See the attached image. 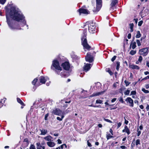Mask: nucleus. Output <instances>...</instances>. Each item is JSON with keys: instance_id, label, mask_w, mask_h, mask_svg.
Returning <instances> with one entry per match:
<instances>
[{"instance_id": "nucleus-1", "label": "nucleus", "mask_w": 149, "mask_h": 149, "mask_svg": "<svg viewBox=\"0 0 149 149\" xmlns=\"http://www.w3.org/2000/svg\"><path fill=\"white\" fill-rule=\"evenodd\" d=\"M10 15L11 17L13 19L17 21L23 20V23L24 25L26 24V21L24 20V17L22 13L19 11L18 9L14 8H11L10 12Z\"/></svg>"}, {"instance_id": "nucleus-2", "label": "nucleus", "mask_w": 149, "mask_h": 149, "mask_svg": "<svg viewBox=\"0 0 149 149\" xmlns=\"http://www.w3.org/2000/svg\"><path fill=\"white\" fill-rule=\"evenodd\" d=\"M51 68L54 70L58 74H59L60 71L62 70V68L59 65V62L56 60H54L53 61Z\"/></svg>"}, {"instance_id": "nucleus-3", "label": "nucleus", "mask_w": 149, "mask_h": 149, "mask_svg": "<svg viewBox=\"0 0 149 149\" xmlns=\"http://www.w3.org/2000/svg\"><path fill=\"white\" fill-rule=\"evenodd\" d=\"M84 36L81 38L82 40V44L84 48L88 49L90 48L91 47L87 43L86 39V31L84 30L83 32Z\"/></svg>"}, {"instance_id": "nucleus-4", "label": "nucleus", "mask_w": 149, "mask_h": 149, "mask_svg": "<svg viewBox=\"0 0 149 149\" xmlns=\"http://www.w3.org/2000/svg\"><path fill=\"white\" fill-rule=\"evenodd\" d=\"M148 53V49L147 48H144L140 49L139 52V54L143 56H146Z\"/></svg>"}, {"instance_id": "nucleus-5", "label": "nucleus", "mask_w": 149, "mask_h": 149, "mask_svg": "<svg viewBox=\"0 0 149 149\" xmlns=\"http://www.w3.org/2000/svg\"><path fill=\"white\" fill-rule=\"evenodd\" d=\"M96 10H93L94 12L98 11L101 8L102 5V0H96Z\"/></svg>"}, {"instance_id": "nucleus-6", "label": "nucleus", "mask_w": 149, "mask_h": 149, "mask_svg": "<svg viewBox=\"0 0 149 149\" xmlns=\"http://www.w3.org/2000/svg\"><path fill=\"white\" fill-rule=\"evenodd\" d=\"M88 30L89 32L92 33H94L95 31V26L93 23L88 24Z\"/></svg>"}, {"instance_id": "nucleus-7", "label": "nucleus", "mask_w": 149, "mask_h": 149, "mask_svg": "<svg viewBox=\"0 0 149 149\" xmlns=\"http://www.w3.org/2000/svg\"><path fill=\"white\" fill-rule=\"evenodd\" d=\"M85 59L86 61L90 63H91L93 61V57L91 55L90 53H88L85 57Z\"/></svg>"}, {"instance_id": "nucleus-8", "label": "nucleus", "mask_w": 149, "mask_h": 149, "mask_svg": "<svg viewBox=\"0 0 149 149\" xmlns=\"http://www.w3.org/2000/svg\"><path fill=\"white\" fill-rule=\"evenodd\" d=\"M52 112L54 114L58 116H60L61 115L63 114V113L62 112V111L58 108L54 109Z\"/></svg>"}, {"instance_id": "nucleus-9", "label": "nucleus", "mask_w": 149, "mask_h": 149, "mask_svg": "<svg viewBox=\"0 0 149 149\" xmlns=\"http://www.w3.org/2000/svg\"><path fill=\"white\" fill-rule=\"evenodd\" d=\"M62 66L63 67V69L66 70H69L70 67L69 63L68 62H65L63 63Z\"/></svg>"}, {"instance_id": "nucleus-10", "label": "nucleus", "mask_w": 149, "mask_h": 149, "mask_svg": "<svg viewBox=\"0 0 149 149\" xmlns=\"http://www.w3.org/2000/svg\"><path fill=\"white\" fill-rule=\"evenodd\" d=\"M127 103L128 104L129 106L133 107H134V102L133 100L130 97H127L125 100Z\"/></svg>"}, {"instance_id": "nucleus-11", "label": "nucleus", "mask_w": 149, "mask_h": 149, "mask_svg": "<svg viewBox=\"0 0 149 149\" xmlns=\"http://www.w3.org/2000/svg\"><path fill=\"white\" fill-rule=\"evenodd\" d=\"M39 79L40 83L44 84L45 83L47 80L49 79V78L47 77H44L41 76L39 77Z\"/></svg>"}, {"instance_id": "nucleus-12", "label": "nucleus", "mask_w": 149, "mask_h": 149, "mask_svg": "<svg viewBox=\"0 0 149 149\" xmlns=\"http://www.w3.org/2000/svg\"><path fill=\"white\" fill-rule=\"evenodd\" d=\"M78 10L79 13L80 15H81V13L88 14L89 12L87 10L83 8H79Z\"/></svg>"}, {"instance_id": "nucleus-13", "label": "nucleus", "mask_w": 149, "mask_h": 149, "mask_svg": "<svg viewBox=\"0 0 149 149\" xmlns=\"http://www.w3.org/2000/svg\"><path fill=\"white\" fill-rule=\"evenodd\" d=\"M84 64L85 65L84 67V69L86 72H87L90 69L92 65L90 63L86 64L85 63Z\"/></svg>"}, {"instance_id": "nucleus-14", "label": "nucleus", "mask_w": 149, "mask_h": 149, "mask_svg": "<svg viewBox=\"0 0 149 149\" xmlns=\"http://www.w3.org/2000/svg\"><path fill=\"white\" fill-rule=\"evenodd\" d=\"M6 17L7 23L8 24L10 28H11V29H16V28H15V27L12 26H11L10 21L9 20L8 17V15H7V14H6Z\"/></svg>"}, {"instance_id": "nucleus-15", "label": "nucleus", "mask_w": 149, "mask_h": 149, "mask_svg": "<svg viewBox=\"0 0 149 149\" xmlns=\"http://www.w3.org/2000/svg\"><path fill=\"white\" fill-rule=\"evenodd\" d=\"M46 144L49 147H54L56 145L55 143L54 142L52 141H47V142Z\"/></svg>"}, {"instance_id": "nucleus-16", "label": "nucleus", "mask_w": 149, "mask_h": 149, "mask_svg": "<svg viewBox=\"0 0 149 149\" xmlns=\"http://www.w3.org/2000/svg\"><path fill=\"white\" fill-rule=\"evenodd\" d=\"M36 145L37 149H45V146H42L40 143H37Z\"/></svg>"}, {"instance_id": "nucleus-17", "label": "nucleus", "mask_w": 149, "mask_h": 149, "mask_svg": "<svg viewBox=\"0 0 149 149\" xmlns=\"http://www.w3.org/2000/svg\"><path fill=\"white\" fill-rule=\"evenodd\" d=\"M129 68L133 69L139 70V67L138 66L134 64L129 65Z\"/></svg>"}, {"instance_id": "nucleus-18", "label": "nucleus", "mask_w": 149, "mask_h": 149, "mask_svg": "<svg viewBox=\"0 0 149 149\" xmlns=\"http://www.w3.org/2000/svg\"><path fill=\"white\" fill-rule=\"evenodd\" d=\"M52 137L50 135H48L44 138V139L47 141H51Z\"/></svg>"}, {"instance_id": "nucleus-19", "label": "nucleus", "mask_w": 149, "mask_h": 149, "mask_svg": "<svg viewBox=\"0 0 149 149\" xmlns=\"http://www.w3.org/2000/svg\"><path fill=\"white\" fill-rule=\"evenodd\" d=\"M104 93V92H100L97 93H94L92 94L91 95V97L97 96L100 95H102Z\"/></svg>"}, {"instance_id": "nucleus-20", "label": "nucleus", "mask_w": 149, "mask_h": 149, "mask_svg": "<svg viewBox=\"0 0 149 149\" xmlns=\"http://www.w3.org/2000/svg\"><path fill=\"white\" fill-rule=\"evenodd\" d=\"M136 47L135 42L132 41L130 45V47H131L133 49H134Z\"/></svg>"}, {"instance_id": "nucleus-21", "label": "nucleus", "mask_w": 149, "mask_h": 149, "mask_svg": "<svg viewBox=\"0 0 149 149\" xmlns=\"http://www.w3.org/2000/svg\"><path fill=\"white\" fill-rule=\"evenodd\" d=\"M40 131L41 132L40 133L41 135H45L47 133V130L43 129L42 130H40Z\"/></svg>"}, {"instance_id": "nucleus-22", "label": "nucleus", "mask_w": 149, "mask_h": 149, "mask_svg": "<svg viewBox=\"0 0 149 149\" xmlns=\"http://www.w3.org/2000/svg\"><path fill=\"white\" fill-rule=\"evenodd\" d=\"M118 2V0H112L111 6V7L114 6L116 3Z\"/></svg>"}, {"instance_id": "nucleus-23", "label": "nucleus", "mask_w": 149, "mask_h": 149, "mask_svg": "<svg viewBox=\"0 0 149 149\" xmlns=\"http://www.w3.org/2000/svg\"><path fill=\"white\" fill-rule=\"evenodd\" d=\"M125 132H126L128 135H129L130 133V132L129 129L128 127L127 126H125Z\"/></svg>"}, {"instance_id": "nucleus-24", "label": "nucleus", "mask_w": 149, "mask_h": 149, "mask_svg": "<svg viewBox=\"0 0 149 149\" xmlns=\"http://www.w3.org/2000/svg\"><path fill=\"white\" fill-rule=\"evenodd\" d=\"M17 101L18 103H20L22 105H25L23 102L19 98H17Z\"/></svg>"}, {"instance_id": "nucleus-25", "label": "nucleus", "mask_w": 149, "mask_h": 149, "mask_svg": "<svg viewBox=\"0 0 149 149\" xmlns=\"http://www.w3.org/2000/svg\"><path fill=\"white\" fill-rule=\"evenodd\" d=\"M116 69L117 71H118L119 70V68L120 67V63L119 61H117L116 63Z\"/></svg>"}, {"instance_id": "nucleus-26", "label": "nucleus", "mask_w": 149, "mask_h": 149, "mask_svg": "<svg viewBox=\"0 0 149 149\" xmlns=\"http://www.w3.org/2000/svg\"><path fill=\"white\" fill-rule=\"evenodd\" d=\"M141 36V34L140 33V31H138L136 32V37L137 38H139Z\"/></svg>"}, {"instance_id": "nucleus-27", "label": "nucleus", "mask_w": 149, "mask_h": 149, "mask_svg": "<svg viewBox=\"0 0 149 149\" xmlns=\"http://www.w3.org/2000/svg\"><path fill=\"white\" fill-rule=\"evenodd\" d=\"M113 137V136L110 135L109 134H106V138L107 140Z\"/></svg>"}, {"instance_id": "nucleus-28", "label": "nucleus", "mask_w": 149, "mask_h": 149, "mask_svg": "<svg viewBox=\"0 0 149 149\" xmlns=\"http://www.w3.org/2000/svg\"><path fill=\"white\" fill-rule=\"evenodd\" d=\"M136 53V51L132 50L130 51V54L131 55H133L135 54Z\"/></svg>"}, {"instance_id": "nucleus-29", "label": "nucleus", "mask_w": 149, "mask_h": 149, "mask_svg": "<svg viewBox=\"0 0 149 149\" xmlns=\"http://www.w3.org/2000/svg\"><path fill=\"white\" fill-rule=\"evenodd\" d=\"M64 116L63 115H62L61 116V118H60L59 117H57L56 118V119L57 120H59V121H61L62 120V119L64 118Z\"/></svg>"}, {"instance_id": "nucleus-30", "label": "nucleus", "mask_w": 149, "mask_h": 149, "mask_svg": "<svg viewBox=\"0 0 149 149\" xmlns=\"http://www.w3.org/2000/svg\"><path fill=\"white\" fill-rule=\"evenodd\" d=\"M142 91L145 93H149V91L148 90H146L144 88H142Z\"/></svg>"}, {"instance_id": "nucleus-31", "label": "nucleus", "mask_w": 149, "mask_h": 149, "mask_svg": "<svg viewBox=\"0 0 149 149\" xmlns=\"http://www.w3.org/2000/svg\"><path fill=\"white\" fill-rule=\"evenodd\" d=\"M29 149H36V148L33 144H31L29 147Z\"/></svg>"}, {"instance_id": "nucleus-32", "label": "nucleus", "mask_w": 149, "mask_h": 149, "mask_svg": "<svg viewBox=\"0 0 149 149\" xmlns=\"http://www.w3.org/2000/svg\"><path fill=\"white\" fill-rule=\"evenodd\" d=\"M102 102V101L100 100H97L96 101V104H101Z\"/></svg>"}, {"instance_id": "nucleus-33", "label": "nucleus", "mask_w": 149, "mask_h": 149, "mask_svg": "<svg viewBox=\"0 0 149 149\" xmlns=\"http://www.w3.org/2000/svg\"><path fill=\"white\" fill-rule=\"evenodd\" d=\"M38 80V79L37 78H36L34 79L33 81L32 82V84H33L34 85L37 82Z\"/></svg>"}, {"instance_id": "nucleus-34", "label": "nucleus", "mask_w": 149, "mask_h": 149, "mask_svg": "<svg viewBox=\"0 0 149 149\" xmlns=\"http://www.w3.org/2000/svg\"><path fill=\"white\" fill-rule=\"evenodd\" d=\"M130 28L131 29V31H133V28L134 26V24H130Z\"/></svg>"}, {"instance_id": "nucleus-35", "label": "nucleus", "mask_w": 149, "mask_h": 149, "mask_svg": "<svg viewBox=\"0 0 149 149\" xmlns=\"http://www.w3.org/2000/svg\"><path fill=\"white\" fill-rule=\"evenodd\" d=\"M136 42L138 46H139L141 45V43L140 41L139 40H136Z\"/></svg>"}, {"instance_id": "nucleus-36", "label": "nucleus", "mask_w": 149, "mask_h": 149, "mask_svg": "<svg viewBox=\"0 0 149 149\" xmlns=\"http://www.w3.org/2000/svg\"><path fill=\"white\" fill-rule=\"evenodd\" d=\"M124 82L126 86H128L129 85V84H130V82L126 80H125Z\"/></svg>"}, {"instance_id": "nucleus-37", "label": "nucleus", "mask_w": 149, "mask_h": 149, "mask_svg": "<svg viewBox=\"0 0 149 149\" xmlns=\"http://www.w3.org/2000/svg\"><path fill=\"white\" fill-rule=\"evenodd\" d=\"M142 59H143V58H142V56H140L139 57V58L138 59V60L139 62L140 63H141L142 60Z\"/></svg>"}, {"instance_id": "nucleus-38", "label": "nucleus", "mask_w": 149, "mask_h": 149, "mask_svg": "<svg viewBox=\"0 0 149 149\" xmlns=\"http://www.w3.org/2000/svg\"><path fill=\"white\" fill-rule=\"evenodd\" d=\"M140 144V141L139 139H137L136 141V145L137 146L138 144Z\"/></svg>"}, {"instance_id": "nucleus-39", "label": "nucleus", "mask_w": 149, "mask_h": 149, "mask_svg": "<svg viewBox=\"0 0 149 149\" xmlns=\"http://www.w3.org/2000/svg\"><path fill=\"white\" fill-rule=\"evenodd\" d=\"M104 121H105L106 122H109V123H112V122L110 120H109L108 119H106V118H104Z\"/></svg>"}, {"instance_id": "nucleus-40", "label": "nucleus", "mask_w": 149, "mask_h": 149, "mask_svg": "<svg viewBox=\"0 0 149 149\" xmlns=\"http://www.w3.org/2000/svg\"><path fill=\"white\" fill-rule=\"evenodd\" d=\"M130 91L127 90L125 92L124 94L125 95H128L130 93Z\"/></svg>"}, {"instance_id": "nucleus-41", "label": "nucleus", "mask_w": 149, "mask_h": 149, "mask_svg": "<svg viewBox=\"0 0 149 149\" xmlns=\"http://www.w3.org/2000/svg\"><path fill=\"white\" fill-rule=\"evenodd\" d=\"M64 147H65V148H67V146L65 144H63V145H61L60 147V148L63 149Z\"/></svg>"}, {"instance_id": "nucleus-42", "label": "nucleus", "mask_w": 149, "mask_h": 149, "mask_svg": "<svg viewBox=\"0 0 149 149\" xmlns=\"http://www.w3.org/2000/svg\"><path fill=\"white\" fill-rule=\"evenodd\" d=\"M6 0H0V2L2 4H3L6 2Z\"/></svg>"}, {"instance_id": "nucleus-43", "label": "nucleus", "mask_w": 149, "mask_h": 149, "mask_svg": "<svg viewBox=\"0 0 149 149\" xmlns=\"http://www.w3.org/2000/svg\"><path fill=\"white\" fill-rule=\"evenodd\" d=\"M119 101L121 102L122 103H123L124 102L122 97H120L119 99Z\"/></svg>"}, {"instance_id": "nucleus-44", "label": "nucleus", "mask_w": 149, "mask_h": 149, "mask_svg": "<svg viewBox=\"0 0 149 149\" xmlns=\"http://www.w3.org/2000/svg\"><path fill=\"white\" fill-rule=\"evenodd\" d=\"M116 57V56H114L111 59V61L112 62H113L115 59Z\"/></svg>"}, {"instance_id": "nucleus-45", "label": "nucleus", "mask_w": 149, "mask_h": 149, "mask_svg": "<svg viewBox=\"0 0 149 149\" xmlns=\"http://www.w3.org/2000/svg\"><path fill=\"white\" fill-rule=\"evenodd\" d=\"M60 75L62 77H65L66 76V75L64 72H61Z\"/></svg>"}, {"instance_id": "nucleus-46", "label": "nucleus", "mask_w": 149, "mask_h": 149, "mask_svg": "<svg viewBox=\"0 0 149 149\" xmlns=\"http://www.w3.org/2000/svg\"><path fill=\"white\" fill-rule=\"evenodd\" d=\"M143 21L142 20L139 21L138 23V26H141L142 25V24L143 23Z\"/></svg>"}, {"instance_id": "nucleus-47", "label": "nucleus", "mask_w": 149, "mask_h": 149, "mask_svg": "<svg viewBox=\"0 0 149 149\" xmlns=\"http://www.w3.org/2000/svg\"><path fill=\"white\" fill-rule=\"evenodd\" d=\"M122 123L121 122H119L117 124V128H118L121 125Z\"/></svg>"}, {"instance_id": "nucleus-48", "label": "nucleus", "mask_w": 149, "mask_h": 149, "mask_svg": "<svg viewBox=\"0 0 149 149\" xmlns=\"http://www.w3.org/2000/svg\"><path fill=\"white\" fill-rule=\"evenodd\" d=\"M3 100L2 99L0 101V108L3 106V103H2Z\"/></svg>"}, {"instance_id": "nucleus-49", "label": "nucleus", "mask_w": 149, "mask_h": 149, "mask_svg": "<svg viewBox=\"0 0 149 149\" xmlns=\"http://www.w3.org/2000/svg\"><path fill=\"white\" fill-rule=\"evenodd\" d=\"M131 95H135L136 93V92L135 91H132L131 92Z\"/></svg>"}, {"instance_id": "nucleus-50", "label": "nucleus", "mask_w": 149, "mask_h": 149, "mask_svg": "<svg viewBox=\"0 0 149 149\" xmlns=\"http://www.w3.org/2000/svg\"><path fill=\"white\" fill-rule=\"evenodd\" d=\"M48 116H49V114L48 113L45 114V120H47V118L48 117Z\"/></svg>"}, {"instance_id": "nucleus-51", "label": "nucleus", "mask_w": 149, "mask_h": 149, "mask_svg": "<svg viewBox=\"0 0 149 149\" xmlns=\"http://www.w3.org/2000/svg\"><path fill=\"white\" fill-rule=\"evenodd\" d=\"M120 148L122 149H126L127 148V147L124 146H121Z\"/></svg>"}, {"instance_id": "nucleus-52", "label": "nucleus", "mask_w": 149, "mask_h": 149, "mask_svg": "<svg viewBox=\"0 0 149 149\" xmlns=\"http://www.w3.org/2000/svg\"><path fill=\"white\" fill-rule=\"evenodd\" d=\"M145 87L146 89H149V84H146L145 85Z\"/></svg>"}, {"instance_id": "nucleus-53", "label": "nucleus", "mask_w": 149, "mask_h": 149, "mask_svg": "<svg viewBox=\"0 0 149 149\" xmlns=\"http://www.w3.org/2000/svg\"><path fill=\"white\" fill-rule=\"evenodd\" d=\"M87 142L88 145V146L91 147L92 146L91 144L89 142V141H88Z\"/></svg>"}, {"instance_id": "nucleus-54", "label": "nucleus", "mask_w": 149, "mask_h": 149, "mask_svg": "<svg viewBox=\"0 0 149 149\" xmlns=\"http://www.w3.org/2000/svg\"><path fill=\"white\" fill-rule=\"evenodd\" d=\"M138 130H139V129H138V131H137L138 133H137V136H139L140 135V134H141V131H139Z\"/></svg>"}, {"instance_id": "nucleus-55", "label": "nucleus", "mask_w": 149, "mask_h": 149, "mask_svg": "<svg viewBox=\"0 0 149 149\" xmlns=\"http://www.w3.org/2000/svg\"><path fill=\"white\" fill-rule=\"evenodd\" d=\"M107 72L111 75L113 74V73H112V72L110 70H108L107 71Z\"/></svg>"}, {"instance_id": "nucleus-56", "label": "nucleus", "mask_w": 149, "mask_h": 149, "mask_svg": "<svg viewBox=\"0 0 149 149\" xmlns=\"http://www.w3.org/2000/svg\"><path fill=\"white\" fill-rule=\"evenodd\" d=\"M116 99H117L116 98H113L111 100V102L113 103V102H114L116 100Z\"/></svg>"}, {"instance_id": "nucleus-57", "label": "nucleus", "mask_w": 149, "mask_h": 149, "mask_svg": "<svg viewBox=\"0 0 149 149\" xmlns=\"http://www.w3.org/2000/svg\"><path fill=\"white\" fill-rule=\"evenodd\" d=\"M131 35L130 33H129L127 36V38L129 39H130L131 38Z\"/></svg>"}, {"instance_id": "nucleus-58", "label": "nucleus", "mask_w": 149, "mask_h": 149, "mask_svg": "<svg viewBox=\"0 0 149 149\" xmlns=\"http://www.w3.org/2000/svg\"><path fill=\"white\" fill-rule=\"evenodd\" d=\"M149 79V76H148L146 77L143 78V80H146V79Z\"/></svg>"}, {"instance_id": "nucleus-59", "label": "nucleus", "mask_w": 149, "mask_h": 149, "mask_svg": "<svg viewBox=\"0 0 149 149\" xmlns=\"http://www.w3.org/2000/svg\"><path fill=\"white\" fill-rule=\"evenodd\" d=\"M58 143V144H61L62 143L61 141L59 139L57 140Z\"/></svg>"}, {"instance_id": "nucleus-60", "label": "nucleus", "mask_w": 149, "mask_h": 149, "mask_svg": "<svg viewBox=\"0 0 149 149\" xmlns=\"http://www.w3.org/2000/svg\"><path fill=\"white\" fill-rule=\"evenodd\" d=\"M125 123L127 125L128 123V121L125 119Z\"/></svg>"}, {"instance_id": "nucleus-61", "label": "nucleus", "mask_w": 149, "mask_h": 149, "mask_svg": "<svg viewBox=\"0 0 149 149\" xmlns=\"http://www.w3.org/2000/svg\"><path fill=\"white\" fill-rule=\"evenodd\" d=\"M109 132L112 135H113V131L111 129H110L109 130Z\"/></svg>"}, {"instance_id": "nucleus-62", "label": "nucleus", "mask_w": 149, "mask_h": 149, "mask_svg": "<svg viewBox=\"0 0 149 149\" xmlns=\"http://www.w3.org/2000/svg\"><path fill=\"white\" fill-rule=\"evenodd\" d=\"M139 107L141 109H143L144 108L143 106L142 105H140L139 106Z\"/></svg>"}, {"instance_id": "nucleus-63", "label": "nucleus", "mask_w": 149, "mask_h": 149, "mask_svg": "<svg viewBox=\"0 0 149 149\" xmlns=\"http://www.w3.org/2000/svg\"><path fill=\"white\" fill-rule=\"evenodd\" d=\"M146 110L147 111H148L149 110V105H148L146 107Z\"/></svg>"}, {"instance_id": "nucleus-64", "label": "nucleus", "mask_w": 149, "mask_h": 149, "mask_svg": "<svg viewBox=\"0 0 149 149\" xmlns=\"http://www.w3.org/2000/svg\"><path fill=\"white\" fill-rule=\"evenodd\" d=\"M146 65L149 68V61L147 62Z\"/></svg>"}]
</instances>
